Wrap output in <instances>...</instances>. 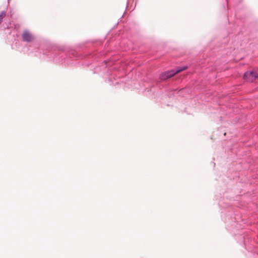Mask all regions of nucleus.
I'll return each instance as SVG.
<instances>
[{
  "mask_svg": "<svg viewBox=\"0 0 258 258\" xmlns=\"http://www.w3.org/2000/svg\"><path fill=\"white\" fill-rule=\"evenodd\" d=\"M6 13L5 12H2L0 13V23H1L3 19L5 17Z\"/></svg>",
  "mask_w": 258,
  "mask_h": 258,
  "instance_id": "5",
  "label": "nucleus"
},
{
  "mask_svg": "<svg viewBox=\"0 0 258 258\" xmlns=\"http://www.w3.org/2000/svg\"><path fill=\"white\" fill-rule=\"evenodd\" d=\"M175 75V73H174V71L172 70L170 71L166 72L163 73L160 75V79L162 80H166L170 77H173Z\"/></svg>",
  "mask_w": 258,
  "mask_h": 258,
  "instance_id": "3",
  "label": "nucleus"
},
{
  "mask_svg": "<svg viewBox=\"0 0 258 258\" xmlns=\"http://www.w3.org/2000/svg\"><path fill=\"white\" fill-rule=\"evenodd\" d=\"M187 69V67L184 66L182 67L178 68L176 71H174V73H175V75L179 73L180 72L184 71Z\"/></svg>",
  "mask_w": 258,
  "mask_h": 258,
  "instance_id": "4",
  "label": "nucleus"
},
{
  "mask_svg": "<svg viewBox=\"0 0 258 258\" xmlns=\"http://www.w3.org/2000/svg\"><path fill=\"white\" fill-rule=\"evenodd\" d=\"M257 78H258V73L255 72H246L243 76L244 80L250 82L254 81Z\"/></svg>",
  "mask_w": 258,
  "mask_h": 258,
  "instance_id": "1",
  "label": "nucleus"
},
{
  "mask_svg": "<svg viewBox=\"0 0 258 258\" xmlns=\"http://www.w3.org/2000/svg\"><path fill=\"white\" fill-rule=\"evenodd\" d=\"M23 41L27 42H31L34 39V36L28 31H25L22 35Z\"/></svg>",
  "mask_w": 258,
  "mask_h": 258,
  "instance_id": "2",
  "label": "nucleus"
}]
</instances>
